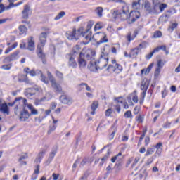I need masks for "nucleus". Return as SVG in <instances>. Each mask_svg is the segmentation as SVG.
<instances>
[{
	"instance_id": "nucleus-29",
	"label": "nucleus",
	"mask_w": 180,
	"mask_h": 180,
	"mask_svg": "<svg viewBox=\"0 0 180 180\" xmlns=\"http://www.w3.org/2000/svg\"><path fill=\"white\" fill-rule=\"evenodd\" d=\"M158 4V8L160 11V12H164V9L167 8L168 7V5L165 3H155Z\"/></svg>"
},
{
	"instance_id": "nucleus-50",
	"label": "nucleus",
	"mask_w": 180,
	"mask_h": 180,
	"mask_svg": "<svg viewBox=\"0 0 180 180\" xmlns=\"http://www.w3.org/2000/svg\"><path fill=\"white\" fill-rule=\"evenodd\" d=\"M56 77H58V78H59L60 79H63L64 78L63 77V72L58 71V70H56Z\"/></svg>"
},
{
	"instance_id": "nucleus-43",
	"label": "nucleus",
	"mask_w": 180,
	"mask_h": 180,
	"mask_svg": "<svg viewBox=\"0 0 180 180\" xmlns=\"http://www.w3.org/2000/svg\"><path fill=\"white\" fill-rule=\"evenodd\" d=\"M153 67H154V63H150V64L148 66V68L146 69V70H145V75L150 74V71H151Z\"/></svg>"
},
{
	"instance_id": "nucleus-56",
	"label": "nucleus",
	"mask_w": 180,
	"mask_h": 180,
	"mask_svg": "<svg viewBox=\"0 0 180 180\" xmlns=\"http://www.w3.org/2000/svg\"><path fill=\"white\" fill-rule=\"evenodd\" d=\"M123 99L122 96H120V97H116L114 101H117V103H123Z\"/></svg>"
},
{
	"instance_id": "nucleus-22",
	"label": "nucleus",
	"mask_w": 180,
	"mask_h": 180,
	"mask_svg": "<svg viewBox=\"0 0 180 180\" xmlns=\"http://www.w3.org/2000/svg\"><path fill=\"white\" fill-rule=\"evenodd\" d=\"M115 169V172H119L123 169V162L122 161H117L114 166Z\"/></svg>"
},
{
	"instance_id": "nucleus-26",
	"label": "nucleus",
	"mask_w": 180,
	"mask_h": 180,
	"mask_svg": "<svg viewBox=\"0 0 180 180\" xmlns=\"http://www.w3.org/2000/svg\"><path fill=\"white\" fill-rule=\"evenodd\" d=\"M18 30L20 32V34H25L27 32V27H26V25H21L18 27Z\"/></svg>"
},
{
	"instance_id": "nucleus-31",
	"label": "nucleus",
	"mask_w": 180,
	"mask_h": 180,
	"mask_svg": "<svg viewBox=\"0 0 180 180\" xmlns=\"http://www.w3.org/2000/svg\"><path fill=\"white\" fill-rule=\"evenodd\" d=\"M137 56H139V51H136V49H132L131 50V52L129 53V57L131 58H134V57H137Z\"/></svg>"
},
{
	"instance_id": "nucleus-27",
	"label": "nucleus",
	"mask_w": 180,
	"mask_h": 180,
	"mask_svg": "<svg viewBox=\"0 0 180 180\" xmlns=\"http://www.w3.org/2000/svg\"><path fill=\"white\" fill-rule=\"evenodd\" d=\"M178 27V22H173L172 23L171 25H169L167 28L168 32H169V33H172V32H174V30H175V29H176Z\"/></svg>"
},
{
	"instance_id": "nucleus-45",
	"label": "nucleus",
	"mask_w": 180,
	"mask_h": 180,
	"mask_svg": "<svg viewBox=\"0 0 180 180\" xmlns=\"http://www.w3.org/2000/svg\"><path fill=\"white\" fill-rule=\"evenodd\" d=\"M77 54H78V51H76L75 49H73L72 50V51L70 53L68 54V56L69 57H75V56H77Z\"/></svg>"
},
{
	"instance_id": "nucleus-11",
	"label": "nucleus",
	"mask_w": 180,
	"mask_h": 180,
	"mask_svg": "<svg viewBox=\"0 0 180 180\" xmlns=\"http://www.w3.org/2000/svg\"><path fill=\"white\" fill-rule=\"evenodd\" d=\"M95 34H102V38L101 39V40L97 41L96 44V46L97 47L100 44H102V43H108L109 41V39H108V36L105 34V32H98Z\"/></svg>"
},
{
	"instance_id": "nucleus-17",
	"label": "nucleus",
	"mask_w": 180,
	"mask_h": 180,
	"mask_svg": "<svg viewBox=\"0 0 180 180\" xmlns=\"http://www.w3.org/2000/svg\"><path fill=\"white\" fill-rule=\"evenodd\" d=\"M39 40L41 44V47H44L46 41H47V32H41L39 36Z\"/></svg>"
},
{
	"instance_id": "nucleus-23",
	"label": "nucleus",
	"mask_w": 180,
	"mask_h": 180,
	"mask_svg": "<svg viewBox=\"0 0 180 180\" xmlns=\"http://www.w3.org/2000/svg\"><path fill=\"white\" fill-rule=\"evenodd\" d=\"M27 108L30 110H31V112H30V116L32 115H39V111L33 107V105L32 104H28Z\"/></svg>"
},
{
	"instance_id": "nucleus-8",
	"label": "nucleus",
	"mask_w": 180,
	"mask_h": 180,
	"mask_svg": "<svg viewBox=\"0 0 180 180\" xmlns=\"http://www.w3.org/2000/svg\"><path fill=\"white\" fill-rule=\"evenodd\" d=\"M77 35V29L74 27L72 30L67 31L65 33V36L68 40H78V37H76Z\"/></svg>"
},
{
	"instance_id": "nucleus-40",
	"label": "nucleus",
	"mask_w": 180,
	"mask_h": 180,
	"mask_svg": "<svg viewBox=\"0 0 180 180\" xmlns=\"http://www.w3.org/2000/svg\"><path fill=\"white\" fill-rule=\"evenodd\" d=\"M1 68L2 70H6V71H8V70H11V68H12V63L3 65H1Z\"/></svg>"
},
{
	"instance_id": "nucleus-36",
	"label": "nucleus",
	"mask_w": 180,
	"mask_h": 180,
	"mask_svg": "<svg viewBox=\"0 0 180 180\" xmlns=\"http://www.w3.org/2000/svg\"><path fill=\"white\" fill-rule=\"evenodd\" d=\"M22 99H23V97H17L13 103H8V105L9 106H13L16 105L17 102H19V101H22Z\"/></svg>"
},
{
	"instance_id": "nucleus-18",
	"label": "nucleus",
	"mask_w": 180,
	"mask_h": 180,
	"mask_svg": "<svg viewBox=\"0 0 180 180\" xmlns=\"http://www.w3.org/2000/svg\"><path fill=\"white\" fill-rule=\"evenodd\" d=\"M150 86V82H148V79L147 78H144L141 84V91H146L148 89V87Z\"/></svg>"
},
{
	"instance_id": "nucleus-30",
	"label": "nucleus",
	"mask_w": 180,
	"mask_h": 180,
	"mask_svg": "<svg viewBox=\"0 0 180 180\" xmlns=\"http://www.w3.org/2000/svg\"><path fill=\"white\" fill-rule=\"evenodd\" d=\"M92 32H90L87 35L85 36V39L87 40V41H84V44L86 46L92 40Z\"/></svg>"
},
{
	"instance_id": "nucleus-33",
	"label": "nucleus",
	"mask_w": 180,
	"mask_h": 180,
	"mask_svg": "<svg viewBox=\"0 0 180 180\" xmlns=\"http://www.w3.org/2000/svg\"><path fill=\"white\" fill-rule=\"evenodd\" d=\"M98 106H99V102H98V101H93L91 106V110H96V109H98Z\"/></svg>"
},
{
	"instance_id": "nucleus-25",
	"label": "nucleus",
	"mask_w": 180,
	"mask_h": 180,
	"mask_svg": "<svg viewBox=\"0 0 180 180\" xmlns=\"http://www.w3.org/2000/svg\"><path fill=\"white\" fill-rule=\"evenodd\" d=\"M109 155H110V149H108L107 153L104 155L103 158H101V162H100L99 164L100 167H102L105 161L108 160V158H109Z\"/></svg>"
},
{
	"instance_id": "nucleus-57",
	"label": "nucleus",
	"mask_w": 180,
	"mask_h": 180,
	"mask_svg": "<svg viewBox=\"0 0 180 180\" xmlns=\"http://www.w3.org/2000/svg\"><path fill=\"white\" fill-rule=\"evenodd\" d=\"M112 115V108H108L105 110V116L107 117H109Z\"/></svg>"
},
{
	"instance_id": "nucleus-28",
	"label": "nucleus",
	"mask_w": 180,
	"mask_h": 180,
	"mask_svg": "<svg viewBox=\"0 0 180 180\" xmlns=\"http://www.w3.org/2000/svg\"><path fill=\"white\" fill-rule=\"evenodd\" d=\"M96 13L98 16V18H102L103 16V8L102 7H97L95 10Z\"/></svg>"
},
{
	"instance_id": "nucleus-14",
	"label": "nucleus",
	"mask_w": 180,
	"mask_h": 180,
	"mask_svg": "<svg viewBox=\"0 0 180 180\" xmlns=\"http://www.w3.org/2000/svg\"><path fill=\"white\" fill-rule=\"evenodd\" d=\"M51 85L54 90V92H57L58 94H61L63 92V87H61V85L58 84L56 80L51 83Z\"/></svg>"
},
{
	"instance_id": "nucleus-54",
	"label": "nucleus",
	"mask_w": 180,
	"mask_h": 180,
	"mask_svg": "<svg viewBox=\"0 0 180 180\" xmlns=\"http://www.w3.org/2000/svg\"><path fill=\"white\" fill-rule=\"evenodd\" d=\"M159 22H161L162 23H165L167 22H168V20H167V18H166L165 17L162 15L159 18Z\"/></svg>"
},
{
	"instance_id": "nucleus-32",
	"label": "nucleus",
	"mask_w": 180,
	"mask_h": 180,
	"mask_svg": "<svg viewBox=\"0 0 180 180\" xmlns=\"http://www.w3.org/2000/svg\"><path fill=\"white\" fill-rule=\"evenodd\" d=\"M154 151H155V148H148L146 150V153L145 154V156L148 157V155H151L152 154H154Z\"/></svg>"
},
{
	"instance_id": "nucleus-46",
	"label": "nucleus",
	"mask_w": 180,
	"mask_h": 180,
	"mask_svg": "<svg viewBox=\"0 0 180 180\" xmlns=\"http://www.w3.org/2000/svg\"><path fill=\"white\" fill-rule=\"evenodd\" d=\"M161 36H162V32H161V31H155L154 32L153 37H155V39H158V37H161Z\"/></svg>"
},
{
	"instance_id": "nucleus-24",
	"label": "nucleus",
	"mask_w": 180,
	"mask_h": 180,
	"mask_svg": "<svg viewBox=\"0 0 180 180\" xmlns=\"http://www.w3.org/2000/svg\"><path fill=\"white\" fill-rule=\"evenodd\" d=\"M27 49L30 51H34V41H33V37H31V39L28 41Z\"/></svg>"
},
{
	"instance_id": "nucleus-16",
	"label": "nucleus",
	"mask_w": 180,
	"mask_h": 180,
	"mask_svg": "<svg viewBox=\"0 0 180 180\" xmlns=\"http://www.w3.org/2000/svg\"><path fill=\"white\" fill-rule=\"evenodd\" d=\"M84 58L85 57L84 56V52H81L78 58L79 67H86V60H85Z\"/></svg>"
},
{
	"instance_id": "nucleus-20",
	"label": "nucleus",
	"mask_w": 180,
	"mask_h": 180,
	"mask_svg": "<svg viewBox=\"0 0 180 180\" xmlns=\"http://www.w3.org/2000/svg\"><path fill=\"white\" fill-rule=\"evenodd\" d=\"M40 174V165H37L36 166L35 169L34 170V173L32 176L31 179L32 180H36L37 179V175H39Z\"/></svg>"
},
{
	"instance_id": "nucleus-13",
	"label": "nucleus",
	"mask_w": 180,
	"mask_h": 180,
	"mask_svg": "<svg viewBox=\"0 0 180 180\" xmlns=\"http://www.w3.org/2000/svg\"><path fill=\"white\" fill-rule=\"evenodd\" d=\"M29 12H30V6L26 4L22 11V18L25 20H27V19H29Z\"/></svg>"
},
{
	"instance_id": "nucleus-59",
	"label": "nucleus",
	"mask_w": 180,
	"mask_h": 180,
	"mask_svg": "<svg viewBox=\"0 0 180 180\" xmlns=\"http://www.w3.org/2000/svg\"><path fill=\"white\" fill-rule=\"evenodd\" d=\"M139 161H140V158L139 157L135 158L134 161L131 165L132 168L133 167H136V165H137V162H139Z\"/></svg>"
},
{
	"instance_id": "nucleus-39",
	"label": "nucleus",
	"mask_w": 180,
	"mask_h": 180,
	"mask_svg": "<svg viewBox=\"0 0 180 180\" xmlns=\"http://www.w3.org/2000/svg\"><path fill=\"white\" fill-rule=\"evenodd\" d=\"M124 117H126V119H131L133 114H131V111L127 110L124 112Z\"/></svg>"
},
{
	"instance_id": "nucleus-1",
	"label": "nucleus",
	"mask_w": 180,
	"mask_h": 180,
	"mask_svg": "<svg viewBox=\"0 0 180 180\" xmlns=\"http://www.w3.org/2000/svg\"><path fill=\"white\" fill-rule=\"evenodd\" d=\"M115 19H117V18H120L121 20H127L128 25H131L134 23L137 20V19H140V12L137 11H131L129 15V9L127 6L122 7V11L120 12L119 11H115L112 13Z\"/></svg>"
},
{
	"instance_id": "nucleus-47",
	"label": "nucleus",
	"mask_w": 180,
	"mask_h": 180,
	"mask_svg": "<svg viewBox=\"0 0 180 180\" xmlns=\"http://www.w3.org/2000/svg\"><path fill=\"white\" fill-rule=\"evenodd\" d=\"M117 131V129L115 128V129L112 131L110 135H109L108 139L109 140H113L115 139V134H116V132Z\"/></svg>"
},
{
	"instance_id": "nucleus-49",
	"label": "nucleus",
	"mask_w": 180,
	"mask_h": 180,
	"mask_svg": "<svg viewBox=\"0 0 180 180\" xmlns=\"http://www.w3.org/2000/svg\"><path fill=\"white\" fill-rule=\"evenodd\" d=\"M57 129V126L56 125H51L49 126V130L48 131V134H51V131H54Z\"/></svg>"
},
{
	"instance_id": "nucleus-19",
	"label": "nucleus",
	"mask_w": 180,
	"mask_h": 180,
	"mask_svg": "<svg viewBox=\"0 0 180 180\" xmlns=\"http://www.w3.org/2000/svg\"><path fill=\"white\" fill-rule=\"evenodd\" d=\"M68 66L72 68H77L78 67V64H77V61H75V58L73 56H70L69 58Z\"/></svg>"
},
{
	"instance_id": "nucleus-35",
	"label": "nucleus",
	"mask_w": 180,
	"mask_h": 180,
	"mask_svg": "<svg viewBox=\"0 0 180 180\" xmlns=\"http://www.w3.org/2000/svg\"><path fill=\"white\" fill-rule=\"evenodd\" d=\"M140 1L141 0H136L132 3V8L134 9H139V8H140Z\"/></svg>"
},
{
	"instance_id": "nucleus-6",
	"label": "nucleus",
	"mask_w": 180,
	"mask_h": 180,
	"mask_svg": "<svg viewBox=\"0 0 180 180\" xmlns=\"http://www.w3.org/2000/svg\"><path fill=\"white\" fill-rule=\"evenodd\" d=\"M83 56L87 60H95L96 52L94 49H88L84 53H83Z\"/></svg>"
},
{
	"instance_id": "nucleus-41",
	"label": "nucleus",
	"mask_w": 180,
	"mask_h": 180,
	"mask_svg": "<svg viewBox=\"0 0 180 180\" xmlns=\"http://www.w3.org/2000/svg\"><path fill=\"white\" fill-rule=\"evenodd\" d=\"M80 159L79 158H77L75 162H74L73 165H72V172H75V169L78 165V164H79L80 162Z\"/></svg>"
},
{
	"instance_id": "nucleus-52",
	"label": "nucleus",
	"mask_w": 180,
	"mask_h": 180,
	"mask_svg": "<svg viewBox=\"0 0 180 180\" xmlns=\"http://www.w3.org/2000/svg\"><path fill=\"white\" fill-rule=\"evenodd\" d=\"M161 153H162V149H157L155 155H153L155 158H157V157H160L161 155Z\"/></svg>"
},
{
	"instance_id": "nucleus-64",
	"label": "nucleus",
	"mask_w": 180,
	"mask_h": 180,
	"mask_svg": "<svg viewBox=\"0 0 180 180\" xmlns=\"http://www.w3.org/2000/svg\"><path fill=\"white\" fill-rule=\"evenodd\" d=\"M136 122H139V123H141L143 122V117L139 115L138 117H136Z\"/></svg>"
},
{
	"instance_id": "nucleus-48",
	"label": "nucleus",
	"mask_w": 180,
	"mask_h": 180,
	"mask_svg": "<svg viewBox=\"0 0 180 180\" xmlns=\"http://www.w3.org/2000/svg\"><path fill=\"white\" fill-rule=\"evenodd\" d=\"M88 162V159L84 158L82 161L80 162L79 168H82V167H85L86 164Z\"/></svg>"
},
{
	"instance_id": "nucleus-62",
	"label": "nucleus",
	"mask_w": 180,
	"mask_h": 180,
	"mask_svg": "<svg viewBox=\"0 0 180 180\" xmlns=\"http://www.w3.org/2000/svg\"><path fill=\"white\" fill-rule=\"evenodd\" d=\"M117 113H120V110H122V108H120V105H113Z\"/></svg>"
},
{
	"instance_id": "nucleus-34",
	"label": "nucleus",
	"mask_w": 180,
	"mask_h": 180,
	"mask_svg": "<svg viewBox=\"0 0 180 180\" xmlns=\"http://www.w3.org/2000/svg\"><path fill=\"white\" fill-rule=\"evenodd\" d=\"M46 99H47V97L44 96L40 99L39 98H36L35 101H34V105L36 106H39V105L40 104L41 102H44V101H46Z\"/></svg>"
},
{
	"instance_id": "nucleus-3",
	"label": "nucleus",
	"mask_w": 180,
	"mask_h": 180,
	"mask_svg": "<svg viewBox=\"0 0 180 180\" xmlns=\"http://www.w3.org/2000/svg\"><path fill=\"white\" fill-rule=\"evenodd\" d=\"M99 63H101V60H96L94 62L90 61L89 64L88 65V68L90 71H98V70H103V68H106L108 65V63H105L103 67L101 68L99 66Z\"/></svg>"
},
{
	"instance_id": "nucleus-12",
	"label": "nucleus",
	"mask_w": 180,
	"mask_h": 180,
	"mask_svg": "<svg viewBox=\"0 0 180 180\" xmlns=\"http://www.w3.org/2000/svg\"><path fill=\"white\" fill-rule=\"evenodd\" d=\"M18 82H25V84H27L30 85V80H29V77H27V75L19 74L18 75Z\"/></svg>"
},
{
	"instance_id": "nucleus-2",
	"label": "nucleus",
	"mask_w": 180,
	"mask_h": 180,
	"mask_svg": "<svg viewBox=\"0 0 180 180\" xmlns=\"http://www.w3.org/2000/svg\"><path fill=\"white\" fill-rule=\"evenodd\" d=\"M153 4V6H151V3L148 1H146L144 4V8L150 15H157V13H158V4H155L154 1Z\"/></svg>"
},
{
	"instance_id": "nucleus-4",
	"label": "nucleus",
	"mask_w": 180,
	"mask_h": 180,
	"mask_svg": "<svg viewBox=\"0 0 180 180\" xmlns=\"http://www.w3.org/2000/svg\"><path fill=\"white\" fill-rule=\"evenodd\" d=\"M20 53V51H15V52L11 53L9 56L6 57L4 59L3 63L4 64H8V63H11V61H15V60H18V56H19Z\"/></svg>"
},
{
	"instance_id": "nucleus-44",
	"label": "nucleus",
	"mask_w": 180,
	"mask_h": 180,
	"mask_svg": "<svg viewBox=\"0 0 180 180\" xmlns=\"http://www.w3.org/2000/svg\"><path fill=\"white\" fill-rule=\"evenodd\" d=\"M63 16H65V13L64 11H61L58 13V15L55 17V20H58L61 19Z\"/></svg>"
},
{
	"instance_id": "nucleus-42",
	"label": "nucleus",
	"mask_w": 180,
	"mask_h": 180,
	"mask_svg": "<svg viewBox=\"0 0 180 180\" xmlns=\"http://www.w3.org/2000/svg\"><path fill=\"white\" fill-rule=\"evenodd\" d=\"M41 72V81H42V82H44V84H49V79H47V77L44 75H43V73L41 72V71H40Z\"/></svg>"
},
{
	"instance_id": "nucleus-7",
	"label": "nucleus",
	"mask_w": 180,
	"mask_h": 180,
	"mask_svg": "<svg viewBox=\"0 0 180 180\" xmlns=\"http://www.w3.org/2000/svg\"><path fill=\"white\" fill-rule=\"evenodd\" d=\"M59 101L63 105H68L69 106L72 105V98L67 95H61L59 97Z\"/></svg>"
},
{
	"instance_id": "nucleus-58",
	"label": "nucleus",
	"mask_w": 180,
	"mask_h": 180,
	"mask_svg": "<svg viewBox=\"0 0 180 180\" xmlns=\"http://www.w3.org/2000/svg\"><path fill=\"white\" fill-rule=\"evenodd\" d=\"M86 86V91H89V92H91V87L89 86H88V84L86 83H82L80 84V86Z\"/></svg>"
},
{
	"instance_id": "nucleus-10",
	"label": "nucleus",
	"mask_w": 180,
	"mask_h": 180,
	"mask_svg": "<svg viewBox=\"0 0 180 180\" xmlns=\"http://www.w3.org/2000/svg\"><path fill=\"white\" fill-rule=\"evenodd\" d=\"M57 151H58V146H54L51 153H49V156L48 158V160L46 161L47 164H50L53 160H54V157H56V154H57Z\"/></svg>"
},
{
	"instance_id": "nucleus-38",
	"label": "nucleus",
	"mask_w": 180,
	"mask_h": 180,
	"mask_svg": "<svg viewBox=\"0 0 180 180\" xmlns=\"http://www.w3.org/2000/svg\"><path fill=\"white\" fill-rule=\"evenodd\" d=\"M101 58H104V60H106L107 63L109 61V53L102 52L101 55Z\"/></svg>"
},
{
	"instance_id": "nucleus-9",
	"label": "nucleus",
	"mask_w": 180,
	"mask_h": 180,
	"mask_svg": "<svg viewBox=\"0 0 180 180\" xmlns=\"http://www.w3.org/2000/svg\"><path fill=\"white\" fill-rule=\"evenodd\" d=\"M30 117V114L26 108H23V110L20 112L19 119L21 122H26L27 119Z\"/></svg>"
},
{
	"instance_id": "nucleus-15",
	"label": "nucleus",
	"mask_w": 180,
	"mask_h": 180,
	"mask_svg": "<svg viewBox=\"0 0 180 180\" xmlns=\"http://www.w3.org/2000/svg\"><path fill=\"white\" fill-rule=\"evenodd\" d=\"M46 153H47V150L46 149H41L39 151L37 158H36L35 159V162H37V164H40L41 162V160H43V157L46 155Z\"/></svg>"
},
{
	"instance_id": "nucleus-51",
	"label": "nucleus",
	"mask_w": 180,
	"mask_h": 180,
	"mask_svg": "<svg viewBox=\"0 0 180 180\" xmlns=\"http://www.w3.org/2000/svg\"><path fill=\"white\" fill-rule=\"evenodd\" d=\"M101 29H102V26H101V22H98L94 26V32H96V30H101Z\"/></svg>"
},
{
	"instance_id": "nucleus-61",
	"label": "nucleus",
	"mask_w": 180,
	"mask_h": 180,
	"mask_svg": "<svg viewBox=\"0 0 180 180\" xmlns=\"http://www.w3.org/2000/svg\"><path fill=\"white\" fill-rule=\"evenodd\" d=\"M155 158L153 156H152L151 158H150L149 159H148L147 160V165H150V164H152L153 163V161H154V159Z\"/></svg>"
},
{
	"instance_id": "nucleus-5",
	"label": "nucleus",
	"mask_w": 180,
	"mask_h": 180,
	"mask_svg": "<svg viewBox=\"0 0 180 180\" xmlns=\"http://www.w3.org/2000/svg\"><path fill=\"white\" fill-rule=\"evenodd\" d=\"M36 53L39 58L41 60L43 64H47V61L46 60V53L43 52V46L38 45Z\"/></svg>"
},
{
	"instance_id": "nucleus-63",
	"label": "nucleus",
	"mask_w": 180,
	"mask_h": 180,
	"mask_svg": "<svg viewBox=\"0 0 180 180\" xmlns=\"http://www.w3.org/2000/svg\"><path fill=\"white\" fill-rule=\"evenodd\" d=\"M158 67L159 68H162V67H164V63H162V60H159L158 61Z\"/></svg>"
},
{
	"instance_id": "nucleus-60",
	"label": "nucleus",
	"mask_w": 180,
	"mask_h": 180,
	"mask_svg": "<svg viewBox=\"0 0 180 180\" xmlns=\"http://www.w3.org/2000/svg\"><path fill=\"white\" fill-rule=\"evenodd\" d=\"M115 70H119V71H122L123 67L122 66V65H120L119 63H116L115 64Z\"/></svg>"
},
{
	"instance_id": "nucleus-53",
	"label": "nucleus",
	"mask_w": 180,
	"mask_h": 180,
	"mask_svg": "<svg viewBox=\"0 0 180 180\" xmlns=\"http://www.w3.org/2000/svg\"><path fill=\"white\" fill-rule=\"evenodd\" d=\"M147 44H148V42L143 41L141 44H139V47L141 49H146L147 47Z\"/></svg>"
},
{
	"instance_id": "nucleus-55",
	"label": "nucleus",
	"mask_w": 180,
	"mask_h": 180,
	"mask_svg": "<svg viewBox=\"0 0 180 180\" xmlns=\"http://www.w3.org/2000/svg\"><path fill=\"white\" fill-rule=\"evenodd\" d=\"M116 71V68L113 66L112 65H109L106 69V71Z\"/></svg>"
},
{
	"instance_id": "nucleus-21",
	"label": "nucleus",
	"mask_w": 180,
	"mask_h": 180,
	"mask_svg": "<svg viewBox=\"0 0 180 180\" xmlns=\"http://www.w3.org/2000/svg\"><path fill=\"white\" fill-rule=\"evenodd\" d=\"M92 26H94V21L92 20L89 21L87 23V27L86 30L84 31V32H82V35L83 37H85V35L86 34V33H88V32H89V30L92 29Z\"/></svg>"
},
{
	"instance_id": "nucleus-37",
	"label": "nucleus",
	"mask_w": 180,
	"mask_h": 180,
	"mask_svg": "<svg viewBox=\"0 0 180 180\" xmlns=\"http://www.w3.org/2000/svg\"><path fill=\"white\" fill-rule=\"evenodd\" d=\"M47 75L51 84L56 81L53 75H51V72H50V71H47Z\"/></svg>"
}]
</instances>
